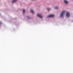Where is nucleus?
<instances>
[{"instance_id": "5", "label": "nucleus", "mask_w": 73, "mask_h": 73, "mask_svg": "<svg viewBox=\"0 0 73 73\" xmlns=\"http://www.w3.org/2000/svg\"><path fill=\"white\" fill-rule=\"evenodd\" d=\"M64 2L65 3H66V4H68V1H67L66 0H65Z\"/></svg>"}, {"instance_id": "7", "label": "nucleus", "mask_w": 73, "mask_h": 73, "mask_svg": "<svg viewBox=\"0 0 73 73\" xmlns=\"http://www.w3.org/2000/svg\"><path fill=\"white\" fill-rule=\"evenodd\" d=\"M17 1V0H14L13 1V3H15V2H16Z\"/></svg>"}, {"instance_id": "13", "label": "nucleus", "mask_w": 73, "mask_h": 73, "mask_svg": "<svg viewBox=\"0 0 73 73\" xmlns=\"http://www.w3.org/2000/svg\"><path fill=\"white\" fill-rule=\"evenodd\" d=\"M32 0V1H34V0Z\"/></svg>"}, {"instance_id": "8", "label": "nucleus", "mask_w": 73, "mask_h": 73, "mask_svg": "<svg viewBox=\"0 0 73 73\" xmlns=\"http://www.w3.org/2000/svg\"><path fill=\"white\" fill-rule=\"evenodd\" d=\"M25 10L24 9L23 10V13H25Z\"/></svg>"}, {"instance_id": "9", "label": "nucleus", "mask_w": 73, "mask_h": 73, "mask_svg": "<svg viewBox=\"0 0 73 73\" xmlns=\"http://www.w3.org/2000/svg\"><path fill=\"white\" fill-rule=\"evenodd\" d=\"M55 9H58V7H55Z\"/></svg>"}, {"instance_id": "11", "label": "nucleus", "mask_w": 73, "mask_h": 73, "mask_svg": "<svg viewBox=\"0 0 73 73\" xmlns=\"http://www.w3.org/2000/svg\"><path fill=\"white\" fill-rule=\"evenodd\" d=\"M47 10L48 11H49L50 10V9H47Z\"/></svg>"}, {"instance_id": "12", "label": "nucleus", "mask_w": 73, "mask_h": 73, "mask_svg": "<svg viewBox=\"0 0 73 73\" xmlns=\"http://www.w3.org/2000/svg\"><path fill=\"white\" fill-rule=\"evenodd\" d=\"M0 24H1V22H0Z\"/></svg>"}, {"instance_id": "1", "label": "nucleus", "mask_w": 73, "mask_h": 73, "mask_svg": "<svg viewBox=\"0 0 73 73\" xmlns=\"http://www.w3.org/2000/svg\"><path fill=\"white\" fill-rule=\"evenodd\" d=\"M64 13H65V11H63L60 14V17H63Z\"/></svg>"}, {"instance_id": "10", "label": "nucleus", "mask_w": 73, "mask_h": 73, "mask_svg": "<svg viewBox=\"0 0 73 73\" xmlns=\"http://www.w3.org/2000/svg\"><path fill=\"white\" fill-rule=\"evenodd\" d=\"M27 18H28V19H30L31 18H30V17H29V16H28L27 17Z\"/></svg>"}, {"instance_id": "6", "label": "nucleus", "mask_w": 73, "mask_h": 73, "mask_svg": "<svg viewBox=\"0 0 73 73\" xmlns=\"http://www.w3.org/2000/svg\"><path fill=\"white\" fill-rule=\"evenodd\" d=\"M31 12L33 13H34V11H33V10H31Z\"/></svg>"}, {"instance_id": "4", "label": "nucleus", "mask_w": 73, "mask_h": 73, "mask_svg": "<svg viewBox=\"0 0 73 73\" xmlns=\"http://www.w3.org/2000/svg\"><path fill=\"white\" fill-rule=\"evenodd\" d=\"M37 16H38V17H40V18H42V16L41 15L39 14H38L37 15Z\"/></svg>"}, {"instance_id": "3", "label": "nucleus", "mask_w": 73, "mask_h": 73, "mask_svg": "<svg viewBox=\"0 0 73 73\" xmlns=\"http://www.w3.org/2000/svg\"><path fill=\"white\" fill-rule=\"evenodd\" d=\"M66 16L67 17H69L70 16V15H69V12H67L66 13Z\"/></svg>"}, {"instance_id": "2", "label": "nucleus", "mask_w": 73, "mask_h": 73, "mask_svg": "<svg viewBox=\"0 0 73 73\" xmlns=\"http://www.w3.org/2000/svg\"><path fill=\"white\" fill-rule=\"evenodd\" d=\"M54 15H51L48 16V17H54Z\"/></svg>"}]
</instances>
